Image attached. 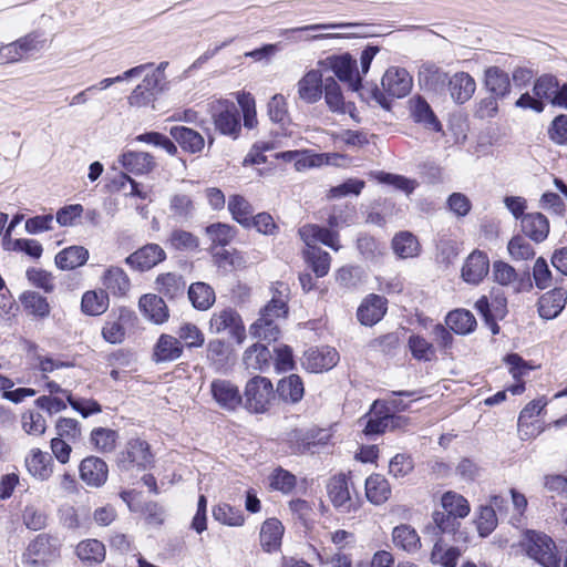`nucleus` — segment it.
Masks as SVG:
<instances>
[{
  "instance_id": "ddd939ff",
  "label": "nucleus",
  "mask_w": 567,
  "mask_h": 567,
  "mask_svg": "<svg viewBox=\"0 0 567 567\" xmlns=\"http://www.w3.org/2000/svg\"><path fill=\"white\" fill-rule=\"evenodd\" d=\"M339 361V354L329 346L310 348L303 354L302 364L311 372L330 370Z\"/></svg>"
},
{
  "instance_id": "7ed1b4c3",
  "label": "nucleus",
  "mask_w": 567,
  "mask_h": 567,
  "mask_svg": "<svg viewBox=\"0 0 567 567\" xmlns=\"http://www.w3.org/2000/svg\"><path fill=\"white\" fill-rule=\"evenodd\" d=\"M354 28L352 23H316L280 30V35L291 42L299 40L313 41L350 37Z\"/></svg>"
},
{
  "instance_id": "423d86ee",
  "label": "nucleus",
  "mask_w": 567,
  "mask_h": 567,
  "mask_svg": "<svg viewBox=\"0 0 567 567\" xmlns=\"http://www.w3.org/2000/svg\"><path fill=\"white\" fill-rule=\"evenodd\" d=\"M215 128L223 135L236 140L241 131L240 114L237 106L229 101H216L210 105Z\"/></svg>"
},
{
  "instance_id": "7c9ffc66",
  "label": "nucleus",
  "mask_w": 567,
  "mask_h": 567,
  "mask_svg": "<svg viewBox=\"0 0 567 567\" xmlns=\"http://www.w3.org/2000/svg\"><path fill=\"white\" fill-rule=\"evenodd\" d=\"M523 233L536 243L545 240L549 233V221L542 213H529L522 217Z\"/></svg>"
},
{
  "instance_id": "bf43d9fd",
  "label": "nucleus",
  "mask_w": 567,
  "mask_h": 567,
  "mask_svg": "<svg viewBox=\"0 0 567 567\" xmlns=\"http://www.w3.org/2000/svg\"><path fill=\"white\" fill-rule=\"evenodd\" d=\"M559 80L551 74H543L538 79H536L533 92L534 95L538 97L539 101L550 103L553 100V95H555V91L558 90Z\"/></svg>"
},
{
  "instance_id": "b1692460",
  "label": "nucleus",
  "mask_w": 567,
  "mask_h": 567,
  "mask_svg": "<svg viewBox=\"0 0 567 567\" xmlns=\"http://www.w3.org/2000/svg\"><path fill=\"white\" fill-rule=\"evenodd\" d=\"M289 288L284 282H277L274 287L271 300L261 309L259 318H270L279 321L284 319L288 312Z\"/></svg>"
},
{
  "instance_id": "ea45409f",
  "label": "nucleus",
  "mask_w": 567,
  "mask_h": 567,
  "mask_svg": "<svg viewBox=\"0 0 567 567\" xmlns=\"http://www.w3.org/2000/svg\"><path fill=\"white\" fill-rule=\"evenodd\" d=\"M485 85L497 97H505L511 91L509 76L498 66H489L485 70Z\"/></svg>"
},
{
  "instance_id": "0eeeda50",
  "label": "nucleus",
  "mask_w": 567,
  "mask_h": 567,
  "mask_svg": "<svg viewBox=\"0 0 567 567\" xmlns=\"http://www.w3.org/2000/svg\"><path fill=\"white\" fill-rule=\"evenodd\" d=\"M329 430L311 427L308 430L296 429L289 434V442L296 453H319L330 442Z\"/></svg>"
},
{
  "instance_id": "c03bdc74",
  "label": "nucleus",
  "mask_w": 567,
  "mask_h": 567,
  "mask_svg": "<svg viewBox=\"0 0 567 567\" xmlns=\"http://www.w3.org/2000/svg\"><path fill=\"white\" fill-rule=\"evenodd\" d=\"M392 249L402 259L413 258L419 255L420 244L412 233L401 231L393 237Z\"/></svg>"
},
{
  "instance_id": "6e6d98bb",
  "label": "nucleus",
  "mask_w": 567,
  "mask_h": 567,
  "mask_svg": "<svg viewBox=\"0 0 567 567\" xmlns=\"http://www.w3.org/2000/svg\"><path fill=\"white\" fill-rule=\"evenodd\" d=\"M408 347L412 357L419 361H431L435 357L434 346L420 334L410 336Z\"/></svg>"
},
{
  "instance_id": "4d7b16f0",
  "label": "nucleus",
  "mask_w": 567,
  "mask_h": 567,
  "mask_svg": "<svg viewBox=\"0 0 567 567\" xmlns=\"http://www.w3.org/2000/svg\"><path fill=\"white\" fill-rule=\"evenodd\" d=\"M228 209L233 218L244 226H249L252 207L251 205L240 195H234L228 200Z\"/></svg>"
},
{
  "instance_id": "f704fd0d",
  "label": "nucleus",
  "mask_w": 567,
  "mask_h": 567,
  "mask_svg": "<svg viewBox=\"0 0 567 567\" xmlns=\"http://www.w3.org/2000/svg\"><path fill=\"white\" fill-rule=\"evenodd\" d=\"M183 353L181 341L169 334H162L154 348L153 357L157 362L177 360Z\"/></svg>"
},
{
  "instance_id": "49530a36",
  "label": "nucleus",
  "mask_w": 567,
  "mask_h": 567,
  "mask_svg": "<svg viewBox=\"0 0 567 567\" xmlns=\"http://www.w3.org/2000/svg\"><path fill=\"white\" fill-rule=\"evenodd\" d=\"M475 308L482 316L504 318L507 313V300L501 293L492 296L491 299L486 296H482L476 301Z\"/></svg>"
},
{
  "instance_id": "de8ad7c7",
  "label": "nucleus",
  "mask_w": 567,
  "mask_h": 567,
  "mask_svg": "<svg viewBox=\"0 0 567 567\" xmlns=\"http://www.w3.org/2000/svg\"><path fill=\"white\" fill-rule=\"evenodd\" d=\"M393 543L396 547L413 553L420 548L421 542L417 533L410 525H399L392 533Z\"/></svg>"
},
{
  "instance_id": "f3484780",
  "label": "nucleus",
  "mask_w": 567,
  "mask_h": 567,
  "mask_svg": "<svg viewBox=\"0 0 567 567\" xmlns=\"http://www.w3.org/2000/svg\"><path fill=\"white\" fill-rule=\"evenodd\" d=\"M388 300L383 296L371 293L364 298L357 309V318L364 326L378 323L385 315Z\"/></svg>"
},
{
  "instance_id": "c9c22d12",
  "label": "nucleus",
  "mask_w": 567,
  "mask_h": 567,
  "mask_svg": "<svg viewBox=\"0 0 567 567\" xmlns=\"http://www.w3.org/2000/svg\"><path fill=\"white\" fill-rule=\"evenodd\" d=\"M445 324L456 334H468L476 327V319L473 313L466 309H455L445 317Z\"/></svg>"
},
{
  "instance_id": "4468645a",
  "label": "nucleus",
  "mask_w": 567,
  "mask_h": 567,
  "mask_svg": "<svg viewBox=\"0 0 567 567\" xmlns=\"http://www.w3.org/2000/svg\"><path fill=\"white\" fill-rule=\"evenodd\" d=\"M80 478L90 487H101L107 481V464L97 456H87L80 463Z\"/></svg>"
},
{
  "instance_id": "a19ab883",
  "label": "nucleus",
  "mask_w": 567,
  "mask_h": 567,
  "mask_svg": "<svg viewBox=\"0 0 567 567\" xmlns=\"http://www.w3.org/2000/svg\"><path fill=\"white\" fill-rule=\"evenodd\" d=\"M185 287L183 277L174 272L162 274L156 278L157 291L168 299L183 296Z\"/></svg>"
},
{
  "instance_id": "f257e3e1",
  "label": "nucleus",
  "mask_w": 567,
  "mask_h": 567,
  "mask_svg": "<svg viewBox=\"0 0 567 567\" xmlns=\"http://www.w3.org/2000/svg\"><path fill=\"white\" fill-rule=\"evenodd\" d=\"M299 235L308 246L305 254L312 271L317 277L326 276L330 269V256L327 251L317 247L316 244L322 243L338 250L336 233L318 225H305L299 229Z\"/></svg>"
},
{
  "instance_id": "5701e85b",
  "label": "nucleus",
  "mask_w": 567,
  "mask_h": 567,
  "mask_svg": "<svg viewBox=\"0 0 567 567\" xmlns=\"http://www.w3.org/2000/svg\"><path fill=\"white\" fill-rule=\"evenodd\" d=\"M169 217L177 223L190 220L196 213V204L190 194L184 192L173 193L168 198Z\"/></svg>"
},
{
  "instance_id": "c85d7f7f",
  "label": "nucleus",
  "mask_w": 567,
  "mask_h": 567,
  "mask_svg": "<svg viewBox=\"0 0 567 567\" xmlns=\"http://www.w3.org/2000/svg\"><path fill=\"white\" fill-rule=\"evenodd\" d=\"M138 307L143 315L156 324H161L168 319V308L163 298L157 295L147 293L142 296Z\"/></svg>"
},
{
  "instance_id": "09e8293b",
  "label": "nucleus",
  "mask_w": 567,
  "mask_h": 567,
  "mask_svg": "<svg viewBox=\"0 0 567 567\" xmlns=\"http://www.w3.org/2000/svg\"><path fill=\"white\" fill-rule=\"evenodd\" d=\"M391 489L388 481L379 474L371 475L365 481L367 498L373 504H382L390 496Z\"/></svg>"
},
{
  "instance_id": "aec40b11",
  "label": "nucleus",
  "mask_w": 567,
  "mask_h": 567,
  "mask_svg": "<svg viewBox=\"0 0 567 567\" xmlns=\"http://www.w3.org/2000/svg\"><path fill=\"white\" fill-rule=\"evenodd\" d=\"M24 462L29 474L41 482L48 481L53 475V458L40 449H32Z\"/></svg>"
},
{
  "instance_id": "0e129e2a",
  "label": "nucleus",
  "mask_w": 567,
  "mask_h": 567,
  "mask_svg": "<svg viewBox=\"0 0 567 567\" xmlns=\"http://www.w3.org/2000/svg\"><path fill=\"white\" fill-rule=\"evenodd\" d=\"M51 545L45 535H39L31 542L27 549V556L33 564L45 563L51 557Z\"/></svg>"
},
{
  "instance_id": "39448f33",
  "label": "nucleus",
  "mask_w": 567,
  "mask_h": 567,
  "mask_svg": "<svg viewBox=\"0 0 567 567\" xmlns=\"http://www.w3.org/2000/svg\"><path fill=\"white\" fill-rule=\"evenodd\" d=\"M379 52L380 47L372 44H367L361 50L360 70L357 68V93H359L360 99L365 101L367 103L373 101L381 107L389 110L391 106V102L382 91L374 86L370 91L365 92L362 86V76H365L369 73L371 63Z\"/></svg>"
},
{
  "instance_id": "2f4dec72",
  "label": "nucleus",
  "mask_w": 567,
  "mask_h": 567,
  "mask_svg": "<svg viewBox=\"0 0 567 567\" xmlns=\"http://www.w3.org/2000/svg\"><path fill=\"white\" fill-rule=\"evenodd\" d=\"M324 100L332 112L348 113L352 118L354 117V107L351 103L346 104L340 89V85L333 78L324 80Z\"/></svg>"
},
{
  "instance_id": "4be33fe9",
  "label": "nucleus",
  "mask_w": 567,
  "mask_h": 567,
  "mask_svg": "<svg viewBox=\"0 0 567 567\" xmlns=\"http://www.w3.org/2000/svg\"><path fill=\"white\" fill-rule=\"evenodd\" d=\"M411 116L415 123L423 125L425 128L440 132L442 130L441 122L434 114L431 105L421 95H415L409 101Z\"/></svg>"
},
{
  "instance_id": "680f3d73",
  "label": "nucleus",
  "mask_w": 567,
  "mask_h": 567,
  "mask_svg": "<svg viewBox=\"0 0 567 567\" xmlns=\"http://www.w3.org/2000/svg\"><path fill=\"white\" fill-rule=\"evenodd\" d=\"M207 360L216 371H220L228 363L229 352L224 341L210 340L207 344Z\"/></svg>"
},
{
  "instance_id": "9d476101",
  "label": "nucleus",
  "mask_w": 567,
  "mask_h": 567,
  "mask_svg": "<svg viewBox=\"0 0 567 567\" xmlns=\"http://www.w3.org/2000/svg\"><path fill=\"white\" fill-rule=\"evenodd\" d=\"M209 328L214 333L227 331L238 343H241L246 337L240 316L229 308L215 312L210 318Z\"/></svg>"
},
{
  "instance_id": "bb28decb",
  "label": "nucleus",
  "mask_w": 567,
  "mask_h": 567,
  "mask_svg": "<svg viewBox=\"0 0 567 567\" xmlns=\"http://www.w3.org/2000/svg\"><path fill=\"white\" fill-rule=\"evenodd\" d=\"M567 291L563 288H555L543 295L538 301V312L544 319L556 318L565 308Z\"/></svg>"
},
{
  "instance_id": "5fc2aeb1",
  "label": "nucleus",
  "mask_w": 567,
  "mask_h": 567,
  "mask_svg": "<svg viewBox=\"0 0 567 567\" xmlns=\"http://www.w3.org/2000/svg\"><path fill=\"white\" fill-rule=\"evenodd\" d=\"M460 556L461 550L458 548L446 547L443 543L437 542L432 549L431 561L443 567H456Z\"/></svg>"
},
{
  "instance_id": "13d9d810",
  "label": "nucleus",
  "mask_w": 567,
  "mask_h": 567,
  "mask_svg": "<svg viewBox=\"0 0 567 567\" xmlns=\"http://www.w3.org/2000/svg\"><path fill=\"white\" fill-rule=\"evenodd\" d=\"M28 353L32 355V359L37 361V368L47 378L48 373H51L58 369L70 367L69 363L52 357H45L38 352V346L35 343L28 344Z\"/></svg>"
},
{
  "instance_id": "8fccbe9b",
  "label": "nucleus",
  "mask_w": 567,
  "mask_h": 567,
  "mask_svg": "<svg viewBox=\"0 0 567 567\" xmlns=\"http://www.w3.org/2000/svg\"><path fill=\"white\" fill-rule=\"evenodd\" d=\"M117 440L118 433L107 427H95L90 435V442L94 450L103 454L113 452Z\"/></svg>"
},
{
  "instance_id": "f8f14e48",
  "label": "nucleus",
  "mask_w": 567,
  "mask_h": 567,
  "mask_svg": "<svg viewBox=\"0 0 567 567\" xmlns=\"http://www.w3.org/2000/svg\"><path fill=\"white\" fill-rule=\"evenodd\" d=\"M166 258V252L157 244H147L130 256L125 262L133 269L145 271L150 270Z\"/></svg>"
},
{
  "instance_id": "72a5a7b5",
  "label": "nucleus",
  "mask_w": 567,
  "mask_h": 567,
  "mask_svg": "<svg viewBox=\"0 0 567 567\" xmlns=\"http://www.w3.org/2000/svg\"><path fill=\"white\" fill-rule=\"evenodd\" d=\"M276 395L288 403H298L305 394V386L301 378L290 374L278 382Z\"/></svg>"
},
{
  "instance_id": "c756f323",
  "label": "nucleus",
  "mask_w": 567,
  "mask_h": 567,
  "mask_svg": "<svg viewBox=\"0 0 567 567\" xmlns=\"http://www.w3.org/2000/svg\"><path fill=\"white\" fill-rule=\"evenodd\" d=\"M121 165L130 173L143 175L155 167L154 157L145 152L127 151L120 156Z\"/></svg>"
},
{
  "instance_id": "6ab92c4d",
  "label": "nucleus",
  "mask_w": 567,
  "mask_h": 567,
  "mask_svg": "<svg viewBox=\"0 0 567 567\" xmlns=\"http://www.w3.org/2000/svg\"><path fill=\"white\" fill-rule=\"evenodd\" d=\"M164 86L161 85L156 79L144 76L143 81L132 91L127 97V102L134 107H145L155 102L158 94L164 91Z\"/></svg>"
},
{
  "instance_id": "e433bc0d",
  "label": "nucleus",
  "mask_w": 567,
  "mask_h": 567,
  "mask_svg": "<svg viewBox=\"0 0 567 567\" xmlns=\"http://www.w3.org/2000/svg\"><path fill=\"white\" fill-rule=\"evenodd\" d=\"M284 535V526L277 518L264 522L260 529V544L262 548L271 553L279 548Z\"/></svg>"
},
{
  "instance_id": "f03ea898",
  "label": "nucleus",
  "mask_w": 567,
  "mask_h": 567,
  "mask_svg": "<svg viewBox=\"0 0 567 567\" xmlns=\"http://www.w3.org/2000/svg\"><path fill=\"white\" fill-rule=\"evenodd\" d=\"M241 398L244 408L255 414L267 413L277 399L271 381L261 375L247 381Z\"/></svg>"
},
{
  "instance_id": "58836bf2",
  "label": "nucleus",
  "mask_w": 567,
  "mask_h": 567,
  "mask_svg": "<svg viewBox=\"0 0 567 567\" xmlns=\"http://www.w3.org/2000/svg\"><path fill=\"white\" fill-rule=\"evenodd\" d=\"M188 299L197 310H208L216 300L214 289L206 282H194L188 288Z\"/></svg>"
},
{
  "instance_id": "69168bd1",
  "label": "nucleus",
  "mask_w": 567,
  "mask_h": 567,
  "mask_svg": "<svg viewBox=\"0 0 567 567\" xmlns=\"http://www.w3.org/2000/svg\"><path fill=\"white\" fill-rule=\"evenodd\" d=\"M214 518L228 526H240L244 524L243 512L228 504H219L213 509Z\"/></svg>"
},
{
  "instance_id": "1a4fd4ad",
  "label": "nucleus",
  "mask_w": 567,
  "mask_h": 567,
  "mask_svg": "<svg viewBox=\"0 0 567 567\" xmlns=\"http://www.w3.org/2000/svg\"><path fill=\"white\" fill-rule=\"evenodd\" d=\"M153 461L147 442L141 439H132L127 442L126 447L118 455V466L124 471L134 467L145 470Z\"/></svg>"
},
{
  "instance_id": "864d4df0",
  "label": "nucleus",
  "mask_w": 567,
  "mask_h": 567,
  "mask_svg": "<svg viewBox=\"0 0 567 567\" xmlns=\"http://www.w3.org/2000/svg\"><path fill=\"white\" fill-rule=\"evenodd\" d=\"M279 321L270 318H259L250 326V334L254 338L266 341H276L280 334Z\"/></svg>"
},
{
  "instance_id": "e2e57ef3",
  "label": "nucleus",
  "mask_w": 567,
  "mask_h": 567,
  "mask_svg": "<svg viewBox=\"0 0 567 567\" xmlns=\"http://www.w3.org/2000/svg\"><path fill=\"white\" fill-rule=\"evenodd\" d=\"M331 69L338 79L342 82H348L349 86L354 90V82L352 81V58L350 54L331 56L328 59Z\"/></svg>"
},
{
  "instance_id": "79ce46f5",
  "label": "nucleus",
  "mask_w": 567,
  "mask_h": 567,
  "mask_svg": "<svg viewBox=\"0 0 567 567\" xmlns=\"http://www.w3.org/2000/svg\"><path fill=\"white\" fill-rule=\"evenodd\" d=\"M109 306V295L102 289L86 291L81 300V309L89 316H100L107 310Z\"/></svg>"
},
{
  "instance_id": "473e14b6",
  "label": "nucleus",
  "mask_w": 567,
  "mask_h": 567,
  "mask_svg": "<svg viewBox=\"0 0 567 567\" xmlns=\"http://www.w3.org/2000/svg\"><path fill=\"white\" fill-rule=\"evenodd\" d=\"M172 137L181 147L189 153H200L205 147V140L197 131L186 126H174L169 131Z\"/></svg>"
},
{
  "instance_id": "052dcab7",
  "label": "nucleus",
  "mask_w": 567,
  "mask_h": 567,
  "mask_svg": "<svg viewBox=\"0 0 567 567\" xmlns=\"http://www.w3.org/2000/svg\"><path fill=\"white\" fill-rule=\"evenodd\" d=\"M547 402L543 399H537L532 402H529L519 413L518 416V432L520 434V437L524 440L526 436L529 435L528 427L533 425L529 423V421L535 416L538 415L542 410L546 406Z\"/></svg>"
},
{
  "instance_id": "dca6fc26",
  "label": "nucleus",
  "mask_w": 567,
  "mask_h": 567,
  "mask_svg": "<svg viewBox=\"0 0 567 567\" xmlns=\"http://www.w3.org/2000/svg\"><path fill=\"white\" fill-rule=\"evenodd\" d=\"M134 319V313L131 310L121 308L116 317H109L105 321L102 328L103 339L112 344L122 343L125 339L126 328Z\"/></svg>"
},
{
  "instance_id": "20e7f679",
  "label": "nucleus",
  "mask_w": 567,
  "mask_h": 567,
  "mask_svg": "<svg viewBox=\"0 0 567 567\" xmlns=\"http://www.w3.org/2000/svg\"><path fill=\"white\" fill-rule=\"evenodd\" d=\"M523 546L532 559L543 567H561V558L555 542L542 532L528 530Z\"/></svg>"
},
{
  "instance_id": "3c124183",
  "label": "nucleus",
  "mask_w": 567,
  "mask_h": 567,
  "mask_svg": "<svg viewBox=\"0 0 567 567\" xmlns=\"http://www.w3.org/2000/svg\"><path fill=\"white\" fill-rule=\"evenodd\" d=\"M441 504L444 513L464 518L470 514V504L467 499L455 492H446L441 498Z\"/></svg>"
},
{
  "instance_id": "37998d69",
  "label": "nucleus",
  "mask_w": 567,
  "mask_h": 567,
  "mask_svg": "<svg viewBox=\"0 0 567 567\" xmlns=\"http://www.w3.org/2000/svg\"><path fill=\"white\" fill-rule=\"evenodd\" d=\"M87 258V249L82 246H71L55 256V265L62 270H71L84 265Z\"/></svg>"
},
{
  "instance_id": "9b49d317",
  "label": "nucleus",
  "mask_w": 567,
  "mask_h": 567,
  "mask_svg": "<svg viewBox=\"0 0 567 567\" xmlns=\"http://www.w3.org/2000/svg\"><path fill=\"white\" fill-rule=\"evenodd\" d=\"M382 86L390 96L401 99L411 92L413 79L405 69L391 66L382 76Z\"/></svg>"
},
{
  "instance_id": "412c9836",
  "label": "nucleus",
  "mask_w": 567,
  "mask_h": 567,
  "mask_svg": "<svg viewBox=\"0 0 567 567\" xmlns=\"http://www.w3.org/2000/svg\"><path fill=\"white\" fill-rule=\"evenodd\" d=\"M488 270L487 255L475 250L466 258L462 267V278L468 284L477 285L487 276Z\"/></svg>"
},
{
  "instance_id": "393cba45",
  "label": "nucleus",
  "mask_w": 567,
  "mask_h": 567,
  "mask_svg": "<svg viewBox=\"0 0 567 567\" xmlns=\"http://www.w3.org/2000/svg\"><path fill=\"white\" fill-rule=\"evenodd\" d=\"M449 92L458 104L467 102L476 90L475 80L466 72H457L449 79Z\"/></svg>"
},
{
  "instance_id": "6e6552de",
  "label": "nucleus",
  "mask_w": 567,
  "mask_h": 567,
  "mask_svg": "<svg viewBox=\"0 0 567 567\" xmlns=\"http://www.w3.org/2000/svg\"><path fill=\"white\" fill-rule=\"evenodd\" d=\"M359 423H364L363 433L369 436L403 427L408 424V420L386 413L383 405L378 410V402H374L369 413L359 419Z\"/></svg>"
},
{
  "instance_id": "2eb2a0df",
  "label": "nucleus",
  "mask_w": 567,
  "mask_h": 567,
  "mask_svg": "<svg viewBox=\"0 0 567 567\" xmlns=\"http://www.w3.org/2000/svg\"><path fill=\"white\" fill-rule=\"evenodd\" d=\"M210 393L217 404L228 411L236 410L243 401L238 388L229 380L216 379L210 383Z\"/></svg>"
},
{
  "instance_id": "a211bd4d",
  "label": "nucleus",
  "mask_w": 567,
  "mask_h": 567,
  "mask_svg": "<svg viewBox=\"0 0 567 567\" xmlns=\"http://www.w3.org/2000/svg\"><path fill=\"white\" fill-rule=\"evenodd\" d=\"M298 96L308 104L318 102L323 93L324 82L320 70L308 71L297 83Z\"/></svg>"
},
{
  "instance_id": "a18cd8bd",
  "label": "nucleus",
  "mask_w": 567,
  "mask_h": 567,
  "mask_svg": "<svg viewBox=\"0 0 567 567\" xmlns=\"http://www.w3.org/2000/svg\"><path fill=\"white\" fill-rule=\"evenodd\" d=\"M328 494L336 507L347 511L351 507L350 492L346 476L339 475L331 478L328 484Z\"/></svg>"
},
{
  "instance_id": "774afa93",
  "label": "nucleus",
  "mask_w": 567,
  "mask_h": 567,
  "mask_svg": "<svg viewBox=\"0 0 567 567\" xmlns=\"http://www.w3.org/2000/svg\"><path fill=\"white\" fill-rule=\"evenodd\" d=\"M21 301L24 307L38 317H47L50 313V306L47 298L38 292L27 291L22 295Z\"/></svg>"
},
{
  "instance_id": "338daca9",
  "label": "nucleus",
  "mask_w": 567,
  "mask_h": 567,
  "mask_svg": "<svg viewBox=\"0 0 567 567\" xmlns=\"http://www.w3.org/2000/svg\"><path fill=\"white\" fill-rule=\"evenodd\" d=\"M357 248L365 260L375 261L384 252V245L370 236H362L357 239Z\"/></svg>"
},
{
  "instance_id": "cd10ccee",
  "label": "nucleus",
  "mask_w": 567,
  "mask_h": 567,
  "mask_svg": "<svg viewBox=\"0 0 567 567\" xmlns=\"http://www.w3.org/2000/svg\"><path fill=\"white\" fill-rule=\"evenodd\" d=\"M102 284L105 291L114 297H124L131 289V281L127 274L120 267L111 266L102 276Z\"/></svg>"
},
{
  "instance_id": "603ef678",
  "label": "nucleus",
  "mask_w": 567,
  "mask_h": 567,
  "mask_svg": "<svg viewBox=\"0 0 567 567\" xmlns=\"http://www.w3.org/2000/svg\"><path fill=\"white\" fill-rule=\"evenodd\" d=\"M78 557L87 563H101L105 558V546L97 539H86L76 546Z\"/></svg>"
},
{
  "instance_id": "a878e982",
  "label": "nucleus",
  "mask_w": 567,
  "mask_h": 567,
  "mask_svg": "<svg viewBox=\"0 0 567 567\" xmlns=\"http://www.w3.org/2000/svg\"><path fill=\"white\" fill-rule=\"evenodd\" d=\"M446 80L447 74L432 62H424L419 68L417 82L420 86L426 91H442Z\"/></svg>"
},
{
  "instance_id": "4c0bfd02",
  "label": "nucleus",
  "mask_w": 567,
  "mask_h": 567,
  "mask_svg": "<svg viewBox=\"0 0 567 567\" xmlns=\"http://www.w3.org/2000/svg\"><path fill=\"white\" fill-rule=\"evenodd\" d=\"M243 360L247 370L265 371L269 368L271 352L266 346L255 343L245 351Z\"/></svg>"
}]
</instances>
